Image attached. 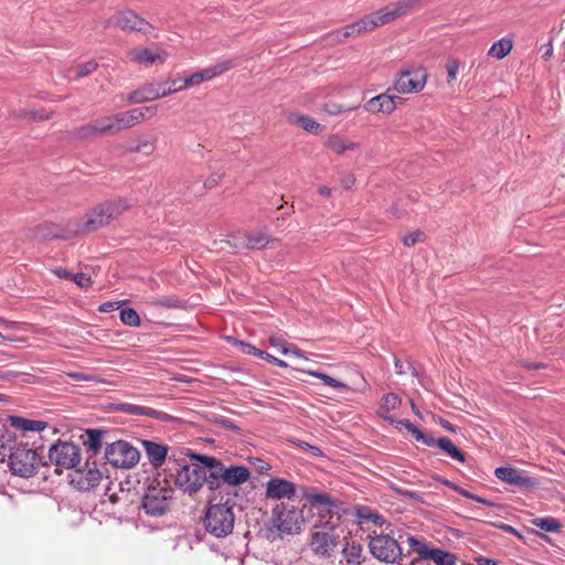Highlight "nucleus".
I'll use <instances>...</instances> for the list:
<instances>
[{
  "mask_svg": "<svg viewBox=\"0 0 565 565\" xmlns=\"http://www.w3.org/2000/svg\"><path fill=\"white\" fill-rule=\"evenodd\" d=\"M129 209L130 204L125 199L99 203L85 214L81 230L84 232L97 231Z\"/></svg>",
  "mask_w": 565,
  "mask_h": 565,
  "instance_id": "f257e3e1",
  "label": "nucleus"
},
{
  "mask_svg": "<svg viewBox=\"0 0 565 565\" xmlns=\"http://www.w3.org/2000/svg\"><path fill=\"white\" fill-rule=\"evenodd\" d=\"M234 522L235 516L233 508L227 503L211 504L205 511V530L217 539L228 536L233 532Z\"/></svg>",
  "mask_w": 565,
  "mask_h": 565,
  "instance_id": "f03ea898",
  "label": "nucleus"
},
{
  "mask_svg": "<svg viewBox=\"0 0 565 565\" xmlns=\"http://www.w3.org/2000/svg\"><path fill=\"white\" fill-rule=\"evenodd\" d=\"M305 522L301 510L282 503L273 509L269 530L277 531L280 536L295 535L301 532Z\"/></svg>",
  "mask_w": 565,
  "mask_h": 565,
  "instance_id": "7ed1b4c3",
  "label": "nucleus"
},
{
  "mask_svg": "<svg viewBox=\"0 0 565 565\" xmlns=\"http://www.w3.org/2000/svg\"><path fill=\"white\" fill-rule=\"evenodd\" d=\"M41 465L35 450L24 446L15 447L9 455V468L21 478L33 477Z\"/></svg>",
  "mask_w": 565,
  "mask_h": 565,
  "instance_id": "20e7f679",
  "label": "nucleus"
},
{
  "mask_svg": "<svg viewBox=\"0 0 565 565\" xmlns=\"http://www.w3.org/2000/svg\"><path fill=\"white\" fill-rule=\"evenodd\" d=\"M105 459L116 468L129 469L138 463L140 452L128 441L117 440L107 445L105 449Z\"/></svg>",
  "mask_w": 565,
  "mask_h": 565,
  "instance_id": "39448f33",
  "label": "nucleus"
},
{
  "mask_svg": "<svg viewBox=\"0 0 565 565\" xmlns=\"http://www.w3.org/2000/svg\"><path fill=\"white\" fill-rule=\"evenodd\" d=\"M173 499V490L168 487H149L142 498V508L146 514L161 516L166 514Z\"/></svg>",
  "mask_w": 565,
  "mask_h": 565,
  "instance_id": "423d86ee",
  "label": "nucleus"
},
{
  "mask_svg": "<svg viewBox=\"0 0 565 565\" xmlns=\"http://www.w3.org/2000/svg\"><path fill=\"white\" fill-rule=\"evenodd\" d=\"M204 468L195 463H184L175 472L174 484L184 493L193 495L204 486Z\"/></svg>",
  "mask_w": 565,
  "mask_h": 565,
  "instance_id": "0eeeda50",
  "label": "nucleus"
},
{
  "mask_svg": "<svg viewBox=\"0 0 565 565\" xmlns=\"http://www.w3.org/2000/svg\"><path fill=\"white\" fill-rule=\"evenodd\" d=\"M338 545L334 527L326 522L322 526H315L310 533V547L315 555L329 558Z\"/></svg>",
  "mask_w": 565,
  "mask_h": 565,
  "instance_id": "6e6552de",
  "label": "nucleus"
},
{
  "mask_svg": "<svg viewBox=\"0 0 565 565\" xmlns=\"http://www.w3.org/2000/svg\"><path fill=\"white\" fill-rule=\"evenodd\" d=\"M427 78V70L423 66L406 68L397 73L394 89L404 95L419 93L424 89Z\"/></svg>",
  "mask_w": 565,
  "mask_h": 565,
  "instance_id": "1a4fd4ad",
  "label": "nucleus"
},
{
  "mask_svg": "<svg viewBox=\"0 0 565 565\" xmlns=\"http://www.w3.org/2000/svg\"><path fill=\"white\" fill-rule=\"evenodd\" d=\"M369 548L371 554L383 563L395 564L402 557V547L390 535L381 534L371 537Z\"/></svg>",
  "mask_w": 565,
  "mask_h": 565,
  "instance_id": "9d476101",
  "label": "nucleus"
},
{
  "mask_svg": "<svg viewBox=\"0 0 565 565\" xmlns=\"http://www.w3.org/2000/svg\"><path fill=\"white\" fill-rule=\"evenodd\" d=\"M49 459L61 469H73L81 461V451L74 443L57 441L50 447Z\"/></svg>",
  "mask_w": 565,
  "mask_h": 565,
  "instance_id": "9b49d317",
  "label": "nucleus"
},
{
  "mask_svg": "<svg viewBox=\"0 0 565 565\" xmlns=\"http://www.w3.org/2000/svg\"><path fill=\"white\" fill-rule=\"evenodd\" d=\"M191 457L204 468V484L207 486L209 490L214 492L224 486L225 465L221 460L209 455L191 454Z\"/></svg>",
  "mask_w": 565,
  "mask_h": 565,
  "instance_id": "f8f14e48",
  "label": "nucleus"
},
{
  "mask_svg": "<svg viewBox=\"0 0 565 565\" xmlns=\"http://www.w3.org/2000/svg\"><path fill=\"white\" fill-rule=\"evenodd\" d=\"M422 0H398L387 7L372 13L375 28L385 25L405 14L412 9L419 6Z\"/></svg>",
  "mask_w": 565,
  "mask_h": 565,
  "instance_id": "ddd939ff",
  "label": "nucleus"
},
{
  "mask_svg": "<svg viewBox=\"0 0 565 565\" xmlns=\"http://www.w3.org/2000/svg\"><path fill=\"white\" fill-rule=\"evenodd\" d=\"M110 24L125 31H136L143 34H150L153 30V26L149 22L131 10H122L116 13L105 26Z\"/></svg>",
  "mask_w": 565,
  "mask_h": 565,
  "instance_id": "4468645a",
  "label": "nucleus"
},
{
  "mask_svg": "<svg viewBox=\"0 0 565 565\" xmlns=\"http://www.w3.org/2000/svg\"><path fill=\"white\" fill-rule=\"evenodd\" d=\"M104 473L93 467H86L74 470L70 475V483L79 491H92L94 490L103 480Z\"/></svg>",
  "mask_w": 565,
  "mask_h": 565,
  "instance_id": "2eb2a0df",
  "label": "nucleus"
},
{
  "mask_svg": "<svg viewBox=\"0 0 565 565\" xmlns=\"http://www.w3.org/2000/svg\"><path fill=\"white\" fill-rule=\"evenodd\" d=\"M232 67H233L232 61H225L217 65L204 68L203 71L196 72V73L190 75L189 77H186L183 81V83L180 84L179 87L175 89H177V92H180L190 86L199 85L202 82L210 81V79L223 74L224 72L228 71Z\"/></svg>",
  "mask_w": 565,
  "mask_h": 565,
  "instance_id": "dca6fc26",
  "label": "nucleus"
},
{
  "mask_svg": "<svg viewBox=\"0 0 565 565\" xmlns=\"http://www.w3.org/2000/svg\"><path fill=\"white\" fill-rule=\"evenodd\" d=\"M113 408L117 412L130 414V415H140V416H147L154 418L157 420L163 422V423H173L177 422L178 418L174 416H171L167 413L153 409L151 407L146 406H139L134 405L129 403H117L113 405Z\"/></svg>",
  "mask_w": 565,
  "mask_h": 565,
  "instance_id": "f3484780",
  "label": "nucleus"
},
{
  "mask_svg": "<svg viewBox=\"0 0 565 565\" xmlns=\"http://www.w3.org/2000/svg\"><path fill=\"white\" fill-rule=\"evenodd\" d=\"M494 476L499 480L518 488L529 489L536 484L533 478L525 476L522 471L512 467H498L494 470Z\"/></svg>",
  "mask_w": 565,
  "mask_h": 565,
  "instance_id": "a211bd4d",
  "label": "nucleus"
},
{
  "mask_svg": "<svg viewBox=\"0 0 565 565\" xmlns=\"http://www.w3.org/2000/svg\"><path fill=\"white\" fill-rule=\"evenodd\" d=\"M177 93V89L173 88H157L153 84H148L132 93H130L127 97L129 103L134 104H142L147 102H152L168 95Z\"/></svg>",
  "mask_w": 565,
  "mask_h": 565,
  "instance_id": "6ab92c4d",
  "label": "nucleus"
},
{
  "mask_svg": "<svg viewBox=\"0 0 565 565\" xmlns=\"http://www.w3.org/2000/svg\"><path fill=\"white\" fill-rule=\"evenodd\" d=\"M296 494V486L284 478H273L266 483V498L274 500L291 499Z\"/></svg>",
  "mask_w": 565,
  "mask_h": 565,
  "instance_id": "aec40b11",
  "label": "nucleus"
},
{
  "mask_svg": "<svg viewBox=\"0 0 565 565\" xmlns=\"http://www.w3.org/2000/svg\"><path fill=\"white\" fill-rule=\"evenodd\" d=\"M401 100L398 96H391L387 94H380L367 100L363 108L371 114L390 115L396 109V102Z\"/></svg>",
  "mask_w": 565,
  "mask_h": 565,
  "instance_id": "412c9836",
  "label": "nucleus"
},
{
  "mask_svg": "<svg viewBox=\"0 0 565 565\" xmlns=\"http://www.w3.org/2000/svg\"><path fill=\"white\" fill-rule=\"evenodd\" d=\"M141 445L149 463L153 468H160L168 457V446L147 439L141 440Z\"/></svg>",
  "mask_w": 565,
  "mask_h": 565,
  "instance_id": "4be33fe9",
  "label": "nucleus"
},
{
  "mask_svg": "<svg viewBox=\"0 0 565 565\" xmlns=\"http://www.w3.org/2000/svg\"><path fill=\"white\" fill-rule=\"evenodd\" d=\"M7 420L12 428L23 434L35 431L40 433L49 426L44 420L29 419L15 415H10Z\"/></svg>",
  "mask_w": 565,
  "mask_h": 565,
  "instance_id": "5701e85b",
  "label": "nucleus"
},
{
  "mask_svg": "<svg viewBox=\"0 0 565 565\" xmlns=\"http://www.w3.org/2000/svg\"><path fill=\"white\" fill-rule=\"evenodd\" d=\"M250 478V471L245 466H225L224 486L237 487L245 483Z\"/></svg>",
  "mask_w": 565,
  "mask_h": 565,
  "instance_id": "b1692460",
  "label": "nucleus"
},
{
  "mask_svg": "<svg viewBox=\"0 0 565 565\" xmlns=\"http://www.w3.org/2000/svg\"><path fill=\"white\" fill-rule=\"evenodd\" d=\"M303 498L315 508L319 510L321 515L330 514L334 508V502L326 493L305 491Z\"/></svg>",
  "mask_w": 565,
  "mask_h": 565,
  "instance_id": "393cba45",
  "label": "nucleus"
},
{
  "mask_svg": "<svg viewBox=\"0 0 565 565\" xmlns=\"http://www.w3.org/2000/svg\"><path fill=\"white\" fill-rule=\"evenodd\" d=\"M324 146L337 154H343L345 151L355 150L359 148V143L351 141L338 134L329 136L326 140Z\"/></svg>",
  "mask_w": 565,
  "mask_h": 565,
  "instance_id": "a878e982",
  "label": "nucleus"
},
{
  "mask_svg": "<svg viewBox=\"0 0 565 565\" xmlns=\"http://www.w3.org/2000/svg\"><path fill=\"white\" fill-rule=\"evenodd\" d=\"M137 115L131 109L110 115L114 134L137 126Z\"/></svg>",
  "mask_w": 565,
  "mask_h": 565,
  "instance_id": "bb28decb",
  "label": "nucleus"
},
{
  "mask_svg": "<svg viewBox=\"0 0 565 565\" xmlns=\"http://www.w3.org/2000/svg\"><path fill=\"white\" fill-rule=\"evenodd\" d=\"M342 558L345 565H361L364 559L361 545L347 542L342 548Z\"/></svg>",
  "mask_w": 565,
  "mask_h": 565,
  "instance_id": "cd10ccee",
  "label": "nucleus"
},
{
  "mask_svg": "<svg viewBox=\"0 0 565 565\" xmlns=\"http://www.w3.org/2000/svg\"><path fill=\"white\" fill-rule=\"evenodd\" d=\"M245 237V246L250 249H263L269 246L271 243L277 242L276 238H273L265 232L247 233Z\"/></svg>",
  "mask_w": 565,
  "mask_h": 565,
  "instance_id": "c85d7f7f",
  "label": "nucleus"
},
{
  "mask_svg": "<svg viewBox=\"0 0 565 565\" xmlns=\"http://www.w3.org/2000/svg\"><path fill=\"white\" fill-rule=\"evenodd\" d=\"M131 58L138 63L151 65L157 61L163 62L166 60L164 53H153L148 49H134L130 51Z\"/></svg>",
  "mask_w": 565,
  "mask_h": 565,
  "instance_id": "c756f323",
  "label": "nucleus"
},
{
  "mask_svg": "<svg viewBox=\"0 0 565 565\" xmlns=\"http://www.w3.org/2000/svg\"><path fill=\"white\" fill-rule=\"evenodd\" d=\"M512 49H513L512 39L504 36L491 45V47L488 51V55L495 60H502L507 55L510 54Z\"/></svg>",
  "mask_w": 565,
  "mask_h": 565,
  "instance_id": "7c9ffc66",
  "label": "nucleus"
},
{
  "mask_svg": "<svg viewBox=\"0 0 565 565\" xmlns=\"http://www.w3.org/2000/svg\"><path fill=\"white\" fill-rule=\"evenodd\" d=\"M437 447L443 450L445 454H447L450 458L459 461L465 462L466 457L463 452L455 446V444L451 441L448 437H441L437 439Z\"/></svg>",
  "mask_w": 565,
  "mask_h": 565,
  "instance_id": "2f4dec72",
  "label": "nucleus"
},
{
  "mask_svg": "<svg viewBox=\"0 0 565 565\" xmlns=\"http://www.w3.org/2000/svg\"><path fill=\"white\" fill-rule=\"evenodd\" d=\"M425 559L433 561L436 565H455L456 563L454 554L440 548H430Z\"/></svg>",
  "mask_w": 565,
  "mask_h": 565,
  "instance_id": "473e14b6",
  "label": "nucleus"
},
{
  "mask_svg": "<svg viewBox=\"0 0 565 565\" xmlns=\"http://www.w3.org/2000/svg\"><path fill=\"white\" fill-rule=\"evenodd\" d=\"M296 371H299V372H305L307 374H309L310 376H313V377H317L319 380H321L326 385L330 386V387H333V388H337V390H342V391H349V386L339 381V380H335L324 373H321L319 371H313V370H308V371H302V370H299V369H295Z\"/></svg>",
  "mask_w": 565,
  "mask_h": 565,
  "instance_id": "72a5a7b5",
  "label": "nucleus"
},
{
  "mask_svg": "<svg viewBox=\"0 0 565 565\" xmlns=\"http://www.w3.org/2000/svg\"><path fill=\"white\" fill-rule=\"evenodd\" d=\"M86 435L87 439L84 441V445L93 455H96L103 446V431L98 429H87Z\"/></svg>",
  "mask_w": 565,
  "mask_h": 565,
  "instance_id": "f704fd0d",
  "label": "nucleus"
},
{
  "mask_svg": "<svg viewBox=\"0 0 565 565\" xmlns=\"http://www.w3.org/2000/svg\"><path fill=\"white\" fill-rule=\"evenodd\" d=\"M533 525L545 532H557L562 524L555 518H536L531 521Z\"/></svg>",
  "mask_w": 565,
  "mask_h": 565,
  "instance_id": "c9c22d12",
  "label": "nucleus"
},
{
  "mask_svg": "<svg viewBox=\"0 0 565 565\" xmlns=\"http://www.w3.org/2000/svg\"><path fill=\"white\" fill-rule=\"evenodd\" d=\"M295 122L299 125L303 130L311 134L318 135L322 131L321 125L308 116H297L295 118Z\"/></svg>",
  "mask_w": 565,
  "mask_h": 565,
  "instance_id": "e433bc0d",
  "label": "nucleus"
},
{
  "mask_svg": "<svg viewBox=\"0 0 565 565\" xmlns=\"http://www.w3.org/2000/svg\"><path fill=\"white\" fill-rule=\"evenodd\" d=\"M120 321L129 327H139L141 323L140 317L132 308H124L120 310Z\"/></svg>",
  "mask_w": 565,
  "mask_h": 565,
  "instance_id": "4c0bfd02",
  "label": "nucleus"
},
{
  "mask_svg": "<svg viewBox=\"0 0 565 565\" xmlns=\"http://www.w3.org/2000/svg\"><path fill=\"white\" fill-rule=\"evenodd\" d=\"M227 341L230 343H233L234 345H236L241 350V352L244 354L254 355L257 358H260V355L263 354V350H259L256 347H254L247 342H244V341H241L237 339H233V338H228Z\"/></svg>",
  "mask_w": 565,
  "mask_h": 565,
  "instance_id": "58836bf2",
  "label": "nucleus"
},
{
  "mask_svg": "<svg viewBox=\"0 0 565 565\" xmlns=\"http://www.w3.org/2000/svg\"><path fill=\"white\" fill-rule=\"evenodd\" d=\"M401 404L402 399L398 395L394 393H388L382 397L381 411H394L398 408Z\"/></svg>",
  "mask_w": 565,
  "mask_h": 565,
  "instance_id": "ea45409f",
  "label": "nucleus"
},
{
  "mask_svg": "<svg viewBox=\"0 0 565 565\" xmlns=\"http://www.w3.org/2000/svg\"><path fill=\"white\" fill-rule=\"evenodd\" d=\"M97 62L95 61H87L85 63H82V64H78L75 68H74V77L75 78H81V77H85L89 74H92L93 72H95L97 70Z\"/></svg>",
  "mask_w": 565,
  "mask_h": 565,
  "instance_id": "a19ab883",
  "label": "nucleus"
},
{
  "mask_svg": "<svg viewBox=\"0 0 565 565\" xmlns=\"http://www.w3.org/2000/svg\"><path fill=\"white\" fill-rule=\"evenodd\" d=\"M150 303L157 307L180 308L182 307L183 301L173 296H164L152 300Z\"/></svg>",
  "mask_w": 565,
  "mask_h": 565,
  "instance_id": "79ce46f5",
  "label": "nucleus"
},
{
  "mask_svg": "<svg viewBox=\"0 0 565 565\" xmlns=\"http://www.w3.org/2000/svg\"><path fill=\"white\" fill-rule=\"evenodd\" d=\"M131 110L132 113L138 114L137 125H139L140 122L154 117L157 115L158 108L156 106H147L142 108H134Z\"/></svg>",
  "mask_w": 565,
  "mask_h": 565,
  "instance_id": "37998d69",
  "label": "nucleus"
},
{
  "mask_svg": "<svg viewBox=\"0 0 565 565\" xmlns=\"http://www.w3.org/2000/svg\"><path fill=\"white\" fill-rule=\"evenodd\" d=\"M66 376L70 377V379H73L75 381L105 383V381L103 379H100L98 375L92 374V373L67 372Z\"/></svg>",
  "mask_w": 565,
  "mask_h": 565,
  "instance_id": "c03bdc74",
  "label": "nucleus"
},
{
  "mask_svg": "<svg viewBox=\"0 0 565 565\" xmlns=\"http://www.w3.org/2000/svg\"><path fill=\"white\" fill-rule=\"evenodd\" d=\"M354 23H355L356 28L359 29L360 35L371 32L376 29L374 20L372 18V14L365 15L364 18L355 21Z\"/></svg>",
  "mask_w": 565,
  "mask_h": 565,
  "instance_id": "a18cd8bd",
  "label": "nucleus"
},
{
  "mask_svg": "<svg viewBox=\"0 0 565 565\" xmlns=\"http://www.w3.org/2000/svg\"><path fill=\"white\" fill-rule=\"evenodd\" d=\"M100 135L102 134H99V127L95 120L82 126L78 129V136L82 138H90Z\"/></svg>",
  "mask_w": 565,
  "mask_h": 565,
  "instance_id": "49530a36",
  "label": "nucleus"
},
{
  "mask_svg": "<svg viewBox=\"0 0 565 565\" xmlns=\"http://www.w3.org/2000/svg\"><path fill=\"white\" fill-rule=\"evenodd\" d=\"M408 544L411 548L424 559L430 550L423 541H419L414 536L408 537Z\"/></svg>",
  "mask_w": 565,
  "mask_h": 565,
  "instance_id": "de8ad7c7",
  "label": "nucleus"
},
{
  "mask_svg": "<svg viewBox=\"0 0 565 565\" xmlns=\"http://www.w3.org/2000/svg\"><path fill=\"white\" fill-rule=\"evenodd\" d=\"M268 341L271 347L278 349L284 354H289V351H291V344L279 337L271 335Z\"/></svg>",
  "mask_w": 565,
  "mask_h": 565,
  "instance_id": "09e8293b",
  "label": "nucleus"
},
{
  "mask_svg": "<svg viewBox=\"0 0 565 565\" xmlns=\"http://www.w3.org/2000/svg\"><path fill=\"white\" fill-rule=\"evenodd\" d=\"M0 379H20L21 382L24 383H36L35 376L29 373H13V372H4L0 375Z\"/></svg>",
  "mask_w": 565,
  "mask_h": 565,
  "instance_id": "8fccbe9b",
  "label": "nucleus"
},
{
  "mask_svg": "<svg viewBox=\"0 0 565 565\" xmlns=\"http://www.w3.org/2000/svg\"><path fill=\"white\" fill-rule=\"evenodd\" d=\"M153 150H154L153 141H150L147 139L139 140L138 143L134 148H131V151L141 152L147 156L151 154L153 152Z\"/></svg>",
  "mask_w": 565,
  "mask_h": 565,
  "instance_id": "3c124183",
  "label": "nucleus"
},
{
  "mask_svg": "<svg viewBox=\"0 0 565 565\" xmlns=\"http://www.w3.org/2000/svg\"><path fill=\"white\" fill-rule=\"evenodd\" d=\"M358 108H359L358 106H353V107H350V108H344L341 105H338L335 103L326 104L323 106V110L327 114L332 115V116L340 115V114H342L344 111L355 110Z\"/></svg>",
  "mask_w": 565,
  "mask_h": 565,
  "instance_id": "603ef678",
  "label": "nucleus"
},
{
  "mask_svg": "<svg viewBox=\"0 0 565 565\" xmlns=\"http://www.w3.org/2000/svg\"><path fill=\"white\" fill-rule=\"evenodd\" d=\"M95 121L97 122V125L99 127V134H104V135L114 134L110 116L99 117V118L95 119Z\"/></svg>",
  "mask_w": 565,
  "mask_h": 565,
  "instance_id": "864d4df0",
  "label": "nucleus"
},
{
  "mask_svg": "<svg viewBox=\"0 0 565 565\" xmlns=\"http://www.w3.org/2000/svg\"><path fill=\"white\" fill-rule=\"evenodd\" d=\"M447 82L450 83L457 78L459 71V62L457 60H450L446 64Z\"/></svg>",
  "mask_w": 565,
  "mask_h": 565,
  "instance_id": "5fc2aeb1",
  "label": "nucleus"
},
{
  "mask_svg": "<svg viewBox=\"0 0 565 565\" xmlns=\"http://www.w3.org/2000/svg\"><path fill=\"white\" fill-rule=\"evenodd\" d=\"M81 288H88L92 286V279L84 273H77L71 278Z\"/></svg>",
  "mask_w": 565,
  "mask_h": 565,
  "instance_id": "6e6d98bb",
  "label": "nucleus"
},
{
  "mask_svg": "<svg viewBox=\"0 0 565 565\" xmlns=\"http://www.w3.org/2000/svg\"><path fill=\"white\" fill-rule=\"evenodd\" d=\"M326 40L333 44L343 43L345 40L343 29L333 30L326 35Z\"/></svg>",
  "mask_w": 565,
  "mask_h": 565,
  "instance_id": "4d7b16f0",
  "label": "nucleus"
},
{
  "mask_svg": "<svg viewBox=\"0 0 565 565\" xmlns=\"http://www.w3.org/2000/svg\"><path fill=\"white\" fill-rule=\"evenodd\" d=\"M396 426L397 427H404L405 429L408 430V433L412 434V436L417 439V437L420 435L422 430H419L414 424H412L409 420L407 419H402V420H398L396 422Z\"/></svg>",
  "mask_w": 565,
  "mask_h": 565,
  "instance_id": "13d9d810",
  "label": "nucleus"
},
{
  "mask_svg": "<svg viewBox=\"0 0 565 565\" xmlns=\"http://www.w3.org/2000/svg\"><path fill=\"white\" fill-rule=\"evenodd\" d=\"M394 491L397 494H399L401 497L409 498L416 502H424L422 494H419L418 492L406 490V489H401V488H394Z\"/></svg>",
  "mask_w": 565,
  "mask_h": 565,
  "instance_id": "bf43d9fd",
  "label": "nucleus"
},
{
  "mask_svg": "<svg viewBox=\"0 0 565 565\" xmlns=\"http://www.w3.org/2000/svg\"><path fill=\"white\" fill-rule=\"evenodd\" d=\"M423 235L424 234L422 232H419V231L411 233V234L405 235L403 237V243L407 247L414 246L417 242L420 241Z\"/></svg>",
  "mask_w": 565,
  "mask_h": 565,
  "instance_id": "052dcab7",
  "label": "nucleus"
},
{
  "mask_svg": "<svg viewBox=\"0 0 565 565\" xmlns=\"http://www.w3.org/2000/svg\"><path fill=\"white\" fill-rule=\"evenodd\" d=\"M213 423H215L218 426L232 429V430L238 429V427L231 419L223 417V416H214Z\"/></svg>",
  "mask_w": 565,
  "mask_h": 565,
  "instance_id": "680f3d73",
  "label": "nucleus"
},
{
  "mask_svg": "<svg viewBox=\"0 0 565 565\" xmlns=\"http://www.w3.org/2000/svg\"><path fill=\"white\" fill-rule=\"evenodd\" d=\"M298 446H299L301 449H303V450H306V451L310 452V454H311L312 456H315V457H322V456H323V452H322V450H321L319 447L313 446V445H310V444H308V443H306V441H299V443H298Z\"/></svg>",
  "mask_w": 565,
  "mask_h": 565,
  "instance_id": "e2e57ef3",
  "label": "nucleus"
},
{
  "mask_svg": "<svg viewBox=\"0 0 565 565\" xmlns=\"http://www.w3.org/2000/svg\"><path fill=\"white\" fill-rule=\"evenodd\" d=\"M126 301H107L99 306L100 312H111L114 310H117L120 308L121 303H125Z\"/></svg>",
  "mask_w": 565,
  "mask_h": 565,
  "instance_id": "0e129e2a",
  "label": "nucleus"
},
{
  "mask_svg": "<svg viewBox=\"0 0 565 565\" xmlns=\"http://www.w3.org/2000/svg\"><path fill=\"white\" fill-rule=\"evenodd\" d=\"M260 359H264V360L268 361L269 363L278 365L280 367H288V364L285 361L280 360L265 351H263Z\"/></svg>",
  "mask_w": 565,
  "mask_h": 565,
  "instance_id": "69168bd1",
  "label": "nucleus"
},
{
  "mask_svg": "<svg viewBox=\"0 0 565 565\" xmlns=\"http://www.w3.org/2000/svg\"><path fill=\"white\" fill-rule=\"evenodd\" d=\"M344 36L348 38H358L360 36L359 29L355 23L348 24L343 28Z\"/></svg>",
  "mask_w": 565,
  "mask_h": 565,
  "instance_id": "338daca9",
  "label": "nucleus"
},
{
  "mask_svg": "<svg viewBox=\"0 0 565 565\" xmlns=\"http://www.w3.org/2000/svg\"><path fill=\"white\" fill-rule=\"evenodd\" d=\"M417 441H422L424 445L428 447H437V439H435L433 436L426 435L423 431L416 439Z\"/></svg>",
  "mask_w": 565,
  "mask_h": 565,
  "instance_id": "774afa93",
  "label": "nucleus"
}]
</instances>
